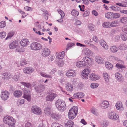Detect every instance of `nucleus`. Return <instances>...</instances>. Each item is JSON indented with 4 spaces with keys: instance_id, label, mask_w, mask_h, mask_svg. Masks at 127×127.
I'll return each instance as SVG.
<instances>
[{
    "instance_id": "5",
    "label": "nucleus",
    "mask_w": 127,
    "mask_h": 127,
    "mask_svg": "<svg viewBox=\"0 0 127 127\" xmlns=\"http://www.w3.org/2000/svg\"><path fill=\"white\" fill-rule=\"evenodd\" d=\"M31 110L32 113L37 115H40L42 114L41 109L37 106H32L31 108Z\"/></svg>"
},
{
    "instance_id": "45",
    "label": "nucleus",
    "mask_w": 127,
    "mask_h": 127,
    "mask_svg": "<svg viewBox=\"0 0 127 127\" xmlns=\"http://www.w3.org/2000/svg\"><path fill=\"white\" fill-rule=\"evenodd\" d=\"M116 67L118 69L125 68H126L125 66L121 65L119 63H117L116 64Z\"/></svg>"
},
{
    "instance_id": "42",
    "label": "nucleus",
    "mask_w": 127,
    "mask_h": 127,
    "mask_svg": "<svg viewBox=\"0 0 127 127\" xmlns=\"http://www.w3.org/2000/svg\"><path fill=\"white\" fill-rule=\"evenodd\" d=\"M110 50L112 52L115 53L117 51L118 48L116 46H113L111 47Z\"/></svg>"
},
{
    "instance_id": "58",
    "label": "nucleus",
    "mask_w": 127,
    "mask_h": 127,
    "mask_svg": "<svg viewBox=\"0 0 127 127\" xmlns=\"http://www.w3.org/2000/svg\"><path fill=\"white\" fill-rule=\"evenodd\" d=\"M5 26V22L4 21H2L0 22V28H2Z\"/></svg>"
},
{
    "instance_id": "23",
    "label": "nucleus",
    "mask_w": 127,
    "mask_h": 127,
    "mask_svg": "<svg viewBox=\"0 0 127 127\" xmlns=\"http://www.w3.org/2000/svg\"><path fill=\"white\" fill-rule=\"evenodd\" d=\"M29 42L28 40L26 39H24L20 42L21 45L22 46L25 47L28 45L29 44Z\"/></svg>"
},
{
    "instance_id": "29",
    "label": "nucleus",
    "mask_w": 127,
    "mask_h": 127,
    "mask_svg": "<svg viewBox=\"0 0 127 127\" xmlns=\"http://www.w3.org/2000/svg\"><path fill=\"white\" fill-rule=\"evenodd\" d=\"M20 74L19 72H16L14 73L12 76L13 79L15 81H17L18 80L20 77Z\"/></svg>"
},
{
    "instance_id": "25",
    "label": "nucleus",
    "mask_w": 127,
    "mask_h": 127,
    "mask_svg": "<svg viewBox=\"0 0 127 127\" xmlns=\"http://www.w3.org/2000/svg\"><path fill=\"white\" fill-rule=\"evenodd\" d=\"M11 76V74L9 72L3 73L2 75V77L3 79L5 80L9 79Z\"/></svg>"
},
{
    "instance_id": "1",
    "label": "nucleus",
    "mask_w": 127,
    "mask_h": 127,
    "mask_svg": "<svg viewBox=\"0 0 127 127\" xmlns=\"http://www.w3.org/2000/svg\"><path fill=\"white\" fill-rule=\"evenodd\" d=\"M4 123L8 125L9 127H15L16 123L15 119L13 117L9 116H6L3 119Z\"/></svg>"
},
{
    "instance_id": "53",
    "label": "nucleus",
    "mask_w": 127,
    "mask_h": 127,
    "mask_svg": "<svg viewBox=\"0 0 127 127\" xmlns=\"http://www.w3.org/2000/svg\"><path fill=\"white\" fill-rule=\"evenodd\" d=\"M14 34V32H9L8 33L7 36L5 39L7 40V39L10 38L13 36Z\"/></svg>"
},
{
    "instance_id": "48",
    "label": "nucleus",
    "mask_w": 127,
    "mask_h": 127,
    "mask_svg": "<svg viewBox=\"0 0 127 127\" xmlns=\"http://www.w3.org/2000/svg\"><path fill=\"white\" fill-rule=\"evenodd\" d=\"M57 63L59 66H62L64 64V61L61 59L57 61Z\"/></svg>"
},
{
    "instance_id": "55",
    "label": "nucleus",
    "mask_w": 127,
    "mask_h": 127,
    "mask_svg": "<svg viewBox=\"0 0 127 127\" xmlns=\"http://www.w3.org/2000/svg\"><path fill=\"white\" fill-rule=\"evenodd\" d=\"M88 27L89 29L91 31H93L95 29V26L93 24H89Z\"/></svg>"
},
{
    "instance_id": "36",
    "label": "nucleus",
    "mask_w": 127,
    "mask_h": 127,
    "mask_svg": "<svg viewBox=\"0 0 127 127\" xmlns=\"http://www.w3.org/2000/svg\"><path fill=\"white\" fill-rule=\"evenodd\" d=\"M110 27H117L118 26L119 22L118 21L115 20L110 22Z\"/></svg>"
},
{
    "instance_id": "32",
    "label": "nucleus",
    "mask_w": 127,
    "mask_h": 127,
    "mask_svg": "<svg viewBox=\"0 0 127 127\" xmlns=\"http://www.w3.org/2000/svg\"><path fill=\"white\" fill-rule=\"evenodd\" d=\"M51 110L50 107H47L44 110V113L47 116L50 115L51 113Z\"/></svg>"
},
{
    "instance_id": "21",
    "label": "nucleus",
    "mask_w": 127,
    "mask_h": 127,
    "mask_svg": "<svg viewBox=\"0 0 127 127\" xmlns=\"http://www.w3.org/2000/svg\"><path fill=\"white\" fill-rule=\"evenodd\" d=\"M51 117L52 118L55 120H58L60 119L61 118V116L59 113H54L51 114Z\"/></svg>"
},
{
    "instance_id": "61",
    "label": "nucleus",
    "mask_w": 127,
    "mask_h": 127,
    "mask_svg": "<svg viewBox=\"0 0 127 127\" xmlns=\"http://www.w3.org/2000/svg\"><path fill=\"white\" fill-rule=\"evenodd\" d=\"M116 5L122 7H126V4L123 3H116Z\"/></svg>"
},
{
    "instance_id": "49",
    "label": "nucleus",
    "mask_w": 127,
    "mask_h": 127,
    "mask_svg": "<svg viewBox=\"0 0 127 127\" xmlns=\"http://www.w3.org/2000/svg\"><path fill=\"white\" fill-rule=\"evenodd\" d=\"M52 127H63L62 126L57 123H53L51 125Z\"/></svg>"
},
{
    "instance_id": "6",
    "label": "nucleus",
    "mask_w": 127,
    "mask_h": 127,
    "mask_svg": "<svg viewBox=\"0 0 127 127\" xmlns=\"http://www.w3.org/2000/svg\"><path fill=\"white\" fill-rule=\"evenodd\" d=\"M90 69L86 68L83 70L82 72V77L84 79H87L88 77V75L91 72Z\"/></svg>"
},
{
    "instance_id": "3",
    "label": "nucleus",
    "mask_w": 127,
    "mask_h": 127,
    "mask_svg": "<svg viewBox=\"0 0 127 127\" xmlns=\"http://www.w3.org/2000/svg\"><path fill=\"white\" fill-rule=\"evenodd\" d=\"M78 107L77 106H73L69 111L68 113L69 118L73 119L75 118L78 112Z\"/></svg>"
},
{
    "instance_id": "13",
    "label": "nucleus",
    "mask_w": 127,
    "mask_h": 127,
    "mask_svg": "<svg viewBox=\"0 0 127 127\" xmlns=\"http://www.w3.org/2000/svg\"><path fill=\"white\" fill-rule=\"evenodd\" d=\"M57 96V95L56 94L52 93L48 95L46 97V99L47 101H52Z\"/></svg>"
},
{
    "instance_id": "28",
    "label": "nucleus",
    "mask_w": 127,
    "mask_h": 127,
    "mask_svg": "<svg viewBox=\"0 0 127 127\" xmlns=\"http://www.w3.org/2000/svg\"><path fill=\"white\" fill-rule=\"evenodd\" d=\"M100 44L105 49L107 50L108 48V47L106 42L103 40H101L100 41Z\"/></svg>"
},
{
    "instance_id": "62",
    "label": "nucleus",
    "mask_w": 127,
    "mask_h": 127,
    "mask_svg": "<svg viewBox=\"0 0 127 127\" xmlns=\"http://www.w3.org/2000/svg\"><path fill=\"white\" fill-rule=\"evenodd\" d=\"M93 40L96 43L98 42L99 41V39H98L97 37L95 36H94L93 38Z\"/></svg>"
},
{
    "instance_id": "18",
    "label": "nucleus",
    "mask_w": 127,
    "mask_h": 127,
    "mask_svg": "<svg viewBox=\"0 0 127 127\" xmlns=\"http://www.w3.org/2000/svg\"><path fill=\"white\" fill-rule=\"evenodd\" d=\"M82 60L86 64H91L93 61L92 58L86 56L84 57L82 59Z\"/></svg>"
},
{
    "instance_id": "8",
    "label": "nucleus",
    "mask_w": 127,
    "mask_h": 127,
    "mask_svg": "<svg viewBox=\"0 0 127 127\" xmlns=\"http://www.w3.org/2000/svg\"><path fill=\"white\" fill-rule=\"evenodd\" d=\"M9 93L7 91L2 90L1 92V99L4 101L7 100L9 97Z\"/></svg>"
},
{
    "instance_id": "46",
    "label": "nucleus",
    "mask_w": 127,
    "mask_h": 127,
    "mask_svg": "<svg viewBox=\"0 0 127 127\" xmlns=\"http://www.w3.org/2000/svg\"><path fill=\"white\" fill-rule=\"evenodd\" d=\"M20 83L27 88H31V84L29 83L24 82H21Z\"/></svg>"
},
{
    "instance_id": "2",
    "label": "nucleus",
    "mask_w": 127,
    "mask_h": 127,
    "mask_svg": "<svg viewBox=\"0 0 127 127\" xmlns=\"http://www.w3.org/2000/svg\"><path fill=\"white\" fill-rule=\"evenodd\" d=\"M55 105L57 109L60 111H63L66 109V105L65 102L60 99L56 101Z\"/></svg>"
},
{
    "instance_id": "20",
    "label": "nucleus",
    "mask_w": 127,
    "mask_h": 127,
    "mask_svg": "<svg viewBox=\"0 0 127 127\" xmlns=\"http://www.w3.org/2000/svg\"><path fill=\"white\" fill-rule=\"evenodd\" d=\"M89 78L92 80L95 81L99 79L100 77L95 73H92L90 75Z\"/></svg>"
},
{
    "instance_id": "12",
    "label": "nucleus",
    "mask_w": 127,
    "mask_h": 127,
    "mask_svg": "<svg viewBox=\"0 0 127 127\" xmlns=\"http://www.w3.org/2000/svg\"><path fill=\"white\" fill-rule=\"evenodd\" d=\"M50 53V50L47 48H44L42 51L41 55L44 57L48 56Z\"/></svg>"
},
{
    "instance_id": "47",
    "label": "nucleus",
    "mask_w": 127,
    "mask_h": 127,
    "mask_svg": "<svg viewBox=\"0 0 127 127\" xmlns=\"http://www.w3.org/2000/svg\"><path fill=\"white\" fill-rule=\"evenodd\" d=\"M102 25L104 27L110 28V22H104L103 23Z\"/></svg>"
},
{
    "instance_id": "9",
    "label": "nucleus",
    "mask_w": 127,
    "mask_h": 127,
    "mask_svg": "<svg viewBox=\"0 0 127 127\" xmlns=\"http://www.w3.org/2000/svg\"><path fill=\"white\" fill-rule=\"evenodd\" d=\"M107 59L108 60L113 62H114L115 61H120L121 62L122 64H124V63L123 61L120 60V59H119L118 57L114 56L111 55L110 56L107 58Z\"/></svg>"
},
{
    "instance_id": "33",
    "label": "nucleus",
    "mask_w": 127,
    "mask_h": 127,
    "mask_svg": "<svg viewBox=\"0 0 127 127\" xmlns=\"http://www.w3.org/2000/svg\"><path fill=\"white\" fill-rule=\"evenodd\" d=\"M109 105V102L107 101H104L101 104V106L103 109L107 108Z\"/></svg>"
},
{
    "instance_id": "4",
    "label": "nucleus",
    "mask_w": 127,
    "mask_h": 127,
    "mask_svg": "<svg viewBox=\"0 0 127 127\" xmlns=\"http://www.w3.org/2000/svg\"><path fill=\"white\" fill-rule=\"evenodd\" d=\"M30 47L32 50H38L41 49L42 48V46L40 43L34 42L31 44Z\"/></svg>"
},
{
    "instance_id": "15",
    "label": "nucleus",
    "mask_w": 127,
    "mask_h": 127,
    "mask_svg": "<svg viewBox=\"0 0 127 127\" xmlns=\"http://www.w3.org/2000/svg\"><path fill=\"white\" fill-rule=\"evenodd\" d=\"M23 70L24 73L29 74L33 72L34 71V69L31 67H27L24 68Z\"/></svg>"
},
{
    "instance_id": "59",
    "label": "nucleus",
    "mask_w": 127,
    "mask_h": 127,
    "mask_svg": "<svg viewBox=\"0 0 127 127\" xmlns=\"http://www.w3.org/2000/svg\"><path fill=\"white\" fill-rule=\"evenodd\" d=\"M111 9L113 11H116L118 10V7L116 6H113L110 7Z\"/></svg>"
},
{
    "instance_id": "34",
    "label": "nucleus",
    "mask_w": 127,
    "mask_h": 127,
    "mask_svg": "<svg viewBox=\"0 0 127 127\" xmlns=\"http://www.w3.org/2000/svg\"><path fill=\"white\" fill-rule=\"evenodd\" d=\"M115 76L116 78L117 79V80L119 81H122L123 79L122 75L118 72L116 73L115 74Z\"/></svg>"
},
{
    "instance_id": "57",
    "label": "nucleus",
    "mask_w": 127,
    "mask_h": 127,
    "mask_svg": "<svg viewBox=\"0 0 127 127\" xmlns=\"http://www.w3.org/2000/svg\"><path fill=\"white\" fill-rule=\"evenodd\" d=\"M21 66H23L27 64L26 60L24 59H22L20 62V63Z\"/></svg>"
},
{
    "instance_id": "11",
    "label": "nucleus",
    "mask_w": 127,
    "mask_h": 127,
    "mask_svg": "<svg viewBox=\"0 0 127 127\" xmlns=\"http://www.w3.org/2000/svg\"><path fill=\"white\" fill-rule=\"evenodd\" d=\"M35 89L37 92L40 93L45 90V87L44 85L41 84L36 86Z\"/></svg>"
},
{
    "instance_id": "64",
    "label": "nucleus",
    "mask_w": 127,
    "mask_h": 127,
    "mask_svg": "<svg viewBox=\"0 0 127 127\" xmlns=\"http://www.w3.org/2000/svg\"><path fill=\"white\" fill-rule=\"evenodd\" d=\"M90 14V12L88 11H86L83 14V16L84 17H86L88 16Z\"/></svg>"
},
{
    "instance_id": "50",
    "label": "nucleus",
    "mask_w": 127,
    "mask_h": 127,
    "mask_svg": "<svg viewBox=\"0 0 127 127\" xmlns=\"http://www.w3.org/2000/svg\"><path fill=\"white\" fill-rule=\"evenodd\" d=\"M58 13L61 15V18L62 19H63L64 18V16H65V14L64 12L61 10H58Z\"/></svg>"
},
{
    "instance_id": "19",
    "label": "nucleus",
    "mask_w": 127,
    "mask_h": 127,
    "mask_svg": "<svg viewBox=\"0 0 127 127\" xmlns=\"http://www.w3.org/2000/svg\"><path fill=\"white\" fill-rule=\"evenodd\" d=\"M84 94L82 92L76 93L73 95V98H83L84 96Z\"/></svg>"
},
{
    "instance_id": "39",
    "label": "nucleus",
    "mask_w": 127,
    "mask_h": 127,
    "mask_svg": "<svg viewBox=\"0 0 127 127\" xmlns=\"http://www.w3.org/2000/svg\"><path fill=\"white\" fill-rule=\"evenodd\" d=\"M23 97L29 101H30L31 100V95L29 94H27L25 93Z\"/></svg>"
},
{
    "instance_id": "44",
    "label": "nucleus",
    "mask_w": 127,
    "mask_h": 127,
    "mask_svg": "<svg viewBox=\"0 0 127 127\" xmlns=\"http://www.w3.org/2000/svg\"><path fill=\"white\" fill-rule=\"evenodd\" d=\"M99 86V84L96 83H92L90 85V87L93 89L97 88Z\"/></svg>"
},
{
    "instance_id": "56",
    "label": "nucleus",
    "mask_w": 127,
    "mask_h": 127,
    "mask_svg": "<svg viewBox=\"0 0 127 127\" xmlns=\"http://www.w3.org/2000/svg\"><path fill=\"white\" fill-rule=\"evenodd\" d=\"M47 124V123L46 122L44 123L41 122L39 124L38 127H45L46 125Z\"/></svg>"
},
{
    "instance_id": "31",
    "label": "nucleus",
    "mask_w": 127,
    "mask_h": 127,
    "mask_svg": "<svg viewBox=\"0 0 127 127\" xmlns=\"http://www.w3.org/2000/svg\"><path fill=\"white\" fill-rule=\"evenodd\" d=\"M66 88L68 91L72 92L74 90L72 85L69 83H67L66 85Z\"/></svg>"
},
{
    "instance_id": "43",
    "label": "nucleus",
    "mask_w": 127,
    "mask_h": 127,
    "mask_svg": "<svg viewBox=\"0 0 127 127\" xmlns=\"http://www.w3.org/2000/svg\"><path fill=\"white\" fill-rule=\"evenodd\" d=\"M24 51V49L21 47L19 46L17 47L15 49V51L17 52H23Z\"/></svg>"
},
{
    "instance_id": "22",
    "label": "nucleus",
    "mask_w": 127,
    "mask_h": 127,
    "mask_svg": "<svg viewBox=\"0 0 127 127\" xmlns=\"http://www.w3.org/2000/svg\"><path fill=\"white\" fill-rule=\"evenodd\" d=\"M14 96L16 98H19L22 95V92L20 90H17L15 91L13 93Z\"/></svg>"
},
{
    "instance_id": "14",
    "label": "nucleus",
    "mask_w": 127,
    "mask_h": 127,
    "mask_svg": "<svg viewBox=\"0 0 127 127\" xmlns=\"http://www.w3.org/2000/svg\"><path fill=\"white\" fill-rule=\"evenodd\" d=\"M18 41L15 40L12 42L9 45V48L11 49H13L16 48L19 45Z\"/></svg>"
},
{
    "instance_id": "24",
    "label": "nucleus",
    "mask_w": 127,
    "mask_h": 127,
    "mask_svg": "<svg viewBox=\"0 0 127 127\" xmlns=\"http://www.w3.org/2000/svg\"><path fill=\"white\" fill-rule=\"evenodd\" d=\"M95 61L98 64H102L104 63V59L99 56H96L95 58Z\"/></svg>"
},
{
    "instance_id": "35",
    "label": "nucleus",
    "mask_w": 127,
    "mask_h": 127,
    "mask_svg": "<svg viewBox=\"0 0 127 127\" xmlns=\"http://www.w3.org/2000/svg\"><path fill=\"white\" fill-rule=\"evenodd\" d=\"M103 76L106 82L108 83L109 82V76L108 74L107 73H103Z\"/></svg>"
},
{
    "instance_id": "37",
    "label": "nucleus",
    "mask_w": 127,
    "mask_h": 127,
    "mask_svg": "<svg viewBox=\"0 0 127 127\" xmlns=\"http://www.w3.org/2000/svg\"><path fill=\"white\" fill-rule=\"evenodd\" d=\"M73 122L71 120L68 121L65 125V127H72L73 125Z\"/></svg>"
},
{
    "instance_id": "27",
    "label": "nucleus",
    "mask_w": 127,
    "mask_h": 127,
    "mask_svg": "<svg viewBox=\"0 0 127 127\" xmlns=\"http://www.w3.org/2000/svg\"><path fill=\"white\" fill-rule=\"evenodd\" d=\"M83 53L86 55L91 56L93 54L92 52L88 48H85L83 50Z\"/></svg>"
},
{
    "instance_id": "17",
    "label": "nucleus",
    "mask_w": 127,
    "mask_h": 127,
    "mask_svg": "<svg viewBox=\"0 0 127 127\" xmlns=\"http://www.w3.org/2000/svg\"><path fill=\"white\" fill-rule=\"evenodd\" d=\"M76 66L78 68H82L86 66V64L83 61H81L76 63Z\"/></svg>"
},
{
    "instance_id": "41",
    "label": "nucleus",
    "mask_w": 127,
    "mask_h": 127,
    "mask_svg": "<svg viewBox=\"0 0 127 127\" xmlns=\"http://www.w3.org/2000/svg\"><path fill=\"white\" fill-rule=\"evenodd\" d=\"M120 16V14L119 13H112V19L118 18Z\"/></svg>"
},
{
    "instance_id": "16",
    "label": "nucleus",
    "mask_w": 127,
    "mask_h": 127,
    "mask_svg": "<svg viewBox=\"0 0 127 127\" xmlns=\"http://www.w3.org/2000/svg\"><path fill=\"white\" fill-rule=\"evenodd\" d=\"M115 106L117 110L122 111L124 109L122 103L121 101H117L115 104Z\"/></svg>"
},
{
    "instance_id": "30",
    "label": "nucleus",
    "mask_w": 127,
    "mask_h": 127,
    "mask_svg": "<svg viewBox=\"0 0 127 127\" xmlns=\"http://www.w3.org/2000/svg\"><path fill=\"white\" fill-rule=\"evenodd\" d=\"M105 65L106 68L109 70H111L113 67V64L108 62H105Z\"/></svg>"
},
{
    "instance_id": "38",
    "label": "nucleus",
    "mask_w": 127,
    "mask_h": 127,
    "mask_svg": "<svg viewBox=\"0 0 127 127\" xmlns=\"http://www.w3.org/2000/svg\"><path fill=\"white\" fill-rule=\"evenodd\" d=\"M105 17L108 19H112V12H108L105 14Z\"/></svg>"
},
{
    "instance_id": "52",
    "label": "nucleus",
    "mask_w": 127,
    "mask_h": 127,
    "mask_svg": "<svg viewBox=\"0 0 127 127\" xmlns=\"http://www.w3.org/2000/svg\"><path fill=\"white\" fill-rule=\"evenodd\" d=\"M91 111L93 114L95 115H98L97 110L94 108H92L91 109Z\"/></svg>"
},
{
    "instance_id": "54",
    "label": "nucleus",
    "mask_w": 127,
    "mask_h": 127,
    "mask_svg": "<svg viewBox=\"0 0 127 127\" xmlns=\"http://www.w3.org/2000/svg\"><path fill=\"white\" fill-rule=\"evenodd\" d=\"M119 48L120 50H125L127 49V46L121 44L119 46Z\"/></svg>"
},
{
    "instance_id": "60",
    "label": "nucleus",
    "mask_w": 127,
    "mask_h": 127,
    "mask_svg": "<svg viewBox=\"0 0 127 127\" xmlns=\"http://www.w3.org/2000/svg\"><path fill=\"white\" fill-rule=\"evenodd\" d=\"M121 36L123 40L126 41L127 40L126 36L125 34H121Z\"/></svg>"
},
{
    "instance_id": "7",
    "label": "nucleus",
    "mask_w": 127,
    "mask_h": 127,
    "mask_svg": "<svg viewBox=\"0 0 127 127\" xmlns=\"http://www.w3.org/2000/svg\"><path fill=\"white\" fill-rule=\"evenodd\" d=\"M108 118L113 120L115 121L118 120L119 118L118 114L117 113L113 112L110 113L108 115Z\"/></svg>"
},
{
    "instance_id": "26",
    "label": "nucleus",
    "mask_w": 127,
    "mask_h": 127,
    "mask_svg": "<svg viewBox=\"0 0 127 127\" xmlns=\"http://www.w3.org/2000/svg\"><path fill=\"white\" fill-rule=\"evenodd\" d=\"M64 52L63 51L60 53H57L56 54V58H57L61 59L64 58Z\"/></svg>"
},
{
    "instance_id": "40",
    "label": "nucleus",
    "mask_w": 127,
    "mask_h": 127,
    "mask_svg": "<svg viewBox=\"0 0 127 127\" xmlns=\"http://www.w3.org/2000/svg\"><path fill=\"white\" fill-rule=\"evenodd\" d=\"M119 21L120 22L122 23H127V17H121L120 18Z\"/></svg>"
},
{
    "instance_id": "10",
    "label": "nucleus",
    "mask_w": 127,
    "mask_h": 127,
    "mask_svg": "<svg viewBox=\"0 0 127 127\" xmlns=\"http://www.w3.org/2000/svg\"><path fill=\"white\" fill-rule=\"evenodd\" d=\"M66 75L68 78L74 77L76 75L75 70H69L67 71Z\"/></svg>"
},
{
    "instance_id": "63",
    "label": "nucleus",
    "mask_w": 127,
    "mask_h": 127,
    "mask_svg": "<svg viewBox=\"0 0 127 127\" xmlns=\"http://www.w3.org/2000/svg\"><path fill=\"white\" fill-rule=\"evenodd\" d=\"M6 35V32H1L0 33V37L2 38H4Z\"/></svg>"
},
{
    "instance_id": "51",
    "label": "nucleus",
    "mask_w": 127,
    "mask_h": 127,
    "mask_svg": "<svg viewBox=\"0 0 127 127\" xmlns=\"http://www.w3.org/2000/svg\"><path fill=\"white\" fill-rule=\"evenodd\" d=\"M71 14L72 15L75 16H78L79 12L78 11L75 10H73L71 12Z\"/></svg>"
}]
</instances>
